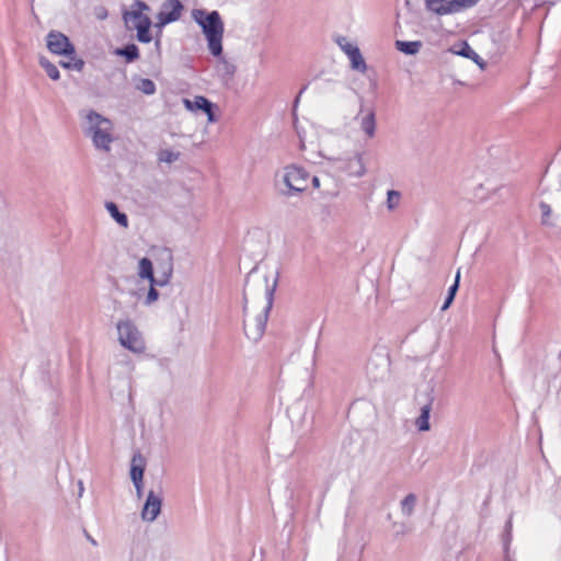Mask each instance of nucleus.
<instances>
[{
    "label": "nucleus",
    "instance_id": "obj_1",
    "mask_svg": "<svg viewBox=\"0 0 561 561\" xmlns=\"http://www.w3.org/2000/svg\"><path fill=\"white\" fill-rule=\"evenodd\" d=\"M195 21L202 26L208 42L210 53L218 57L222 53L224 23L217 11L206 13L196 10L193 13Z\"/></svg>",
    "mask_w": 561,
    "mask_h": 561
},
{
    "label": "nucleus",
    "instance_id": "obj_2",
    "mask_svg": "<svg viewBox=\"0 0 561 561\" xmlns=\"http://www.w3.org/2000/svg\"><path fill=\"white\" fill-rule=\"evenodd\" d=\"M149 7L140 1L136 0L129 11L124 13V20L127 24H130V28H135L137 31V39L141 43H150L152 39L150 27L151 20L145 13L148 11Z\"/></svg>",
    "mask_w": 561,
    "mask_h": 561
},
{
    "label": "nucleus",
    "instance_id": "obj_3",
    "mask_svg": "<svg viewBox=\"0 0 561 561\" xmlns=\"http://www.w3.org/2000/svg\"><path fill=\"white\" fill-rule=\"evenodd\" d=\"M87 119L89 124L88 131L94 146L108 151L114 140L112 122L95 112H90Z\"/></svg>",
    "mask_w": 561,
    "mask_h": 561
},
{
    "label": "nucleus",
    "instance_id": "obj_4",
    "mask_svg": "<svg viewBox=\"0 0 561 561\" xmlns=\"http://www.w3.org/2000/svg\"><path fill=\"white\" fill-rule=\"evenodd\" d=\"M172 259L171 255H167V259L161 263L157 264L156 273L153 271L152 262L144 257L139 261L138 275L142 279H148L150 284L163 286L165 285L172 275Z\"/></svg>",
    "mask_w": 561,
    "mask_h": 561
},
{
    "label": "nucleus",
    "instance_id": "obj_5",
    "mask_svg": "<svg viewBox=\"0 0 561 561\" xmlns=\"http://www.w3.org/2000/svg\"><path fill=\"white\" fill-rule=\"evenodd\" d=\"M284 181L289 190L296 192L306 191L310 184L314 187H319V179L317 176L311 178L310 174L302 168L295 165L287 167L285 169Z\"/></svg>",
    "mask_w": 561,
    "mask_h": 561
},
{
    "label": "nucleus",
    "instance_id": "obj_6",
    "mask_svg": "<svg viewBox=\"0 0 561 561\" xmlns=\"http://www.w3.org/2000/svg\"><path fill=\"white\" fill-rule=\"evenodd\" d=\"M117 330L119 342L124 347L134 353H142L145 351V342L139 331L131 322H119Z\"/></svg>",
    "mask_w": 561,
    "mask_h": 561
},
{
    "label": "nucleus",
    "instance_id": "obj_7",
    "mask_svg": "<svg viewBox=\"0 0 561 561\" xmlns=\"http://www.w3.org/2000/svg\"><path fill=\"white\" fill-rule=\"evenodd\" d=\"M479 0H425L426 8L438 14L447 15L473 7Z\"/></svg>",
    "mask_w": 561,
    "mask_h": 561
},
{
    "label": "nucleus",
    "instance_id": "obj_8",
    "mask_svg": "<svg viewBox=\"0 0 561 561\" xmlns=\"http://www.w3.org/2000/svg\"><path fill=\"white\" fill-rule=\"evenodd\" d=\"M47 48L50 53L55 55L75 53V47L70 43L69 38L58 31H51L48 33Z\"/></svg>",
    "mask_w": 561,
    "mask_h": 561
},
{
    "label": "nucleus",
    "instance_id": "obj_9",
    "mask_svg": "<svg viewBox=\"0 0 561 561\" xmlns=\"http://www.w3.org/2000/svg\"><path fill=\"white\" fill-rule=\"evenodd\" d=\"M183 5L180 0H165L158 15L160 24L164 25L180 19Z\"/></svg>",
    "mask_w": 561,
    "mask_h": 561
},
{
    "label": "nucleus",
    "instance_id": "obj_10",
    "mask_svg": "<svg viewBox=\"0 0 561 561\" xmlns=\"http://www.w3.org/2000/svg\"><path fill=\"white\" fill-rule=\"evenodd\" d=\"M162 501L159 495H156L152 491L149 492L147 501L142 508V518L148 522H152L159 515L161 511Z\"/></svg>",
    "mask_w": 561,
    "mask_h": 561
},
{
    "label": "nucleus",
    "instance_id": "obj_11",
    "mask_svg": "<svg viewBox=\"0 0 561 561\" xmlns=\"http://www.w3.org/2000/svg\"><path fill=\"white\" fill-rule=\"evenodd\" d=\"M145 471V459L141 455H135L131 460L130 478L135 484L138 495L142 492V477Z\"/></svg>",
    "mask_w": 561,
    "mask_h": 561
},
{
    "label": "nucleus",
    "instance_id": "obj_12",
    "mask_svg": "<svg viewBox=\"0 0 561 561\" xmlns=\"http://www.w3.org/2000/svg\"><path fill=\"white\" fill-rule=\"evenodd\" d=\"M185 106L191 111L202 110L204 111L209 122H214V113L211 103L204 96H195L193 101L184 100Z\"/></svg>",
    "mask_w": 561,
    "mask_h": 561
},
{
    "label": "nucleus",
    "instance_id": "obj_13",
    "mask_svg": "<svg viewBox=\"0 0 561 561\" xmlns=\"http://www.w3.org/2000/svg\"><path fill=\"white\" fill-rule=\"evenodd\" d=\"M64 55L66 57V60L60 61V66L62 68L78 70V71L82 70L84 62L82 59L77 57L76 51L71 53V54H64Z\"/></svg>",
    "mask_w": 561,
    "mask_h": 561
},
{
    "label": "nucleus",
    "instance_id": "obj_14",
    "mask_svg": "<svg viewBox=\"0 0 561 561\" xmlns=\"http://www.w3.org/2000/svg\"><path fill=\"white\" fill-rule=\"evenodd\" d=\"M360 127L369 138L374 137L376 130V118L373 112H369L362 117Z\"/></svg>",
    "mask_w": 561,
    "mask_h": 561
},
{
    "label": "nucleus",
    "instance_id": "obj_15",
    "mask_svg": "<svg viewBox=\"0 0 561 561\" xmlns=\"http://www.w3.org/2000/svg\"><path fill=\"white\" fill-rule=\"evenodd\" d=\"M347 171L350 175L354 176H360L365 173V167L360 156H355L348 160Z\"/></svg>",
    "mask_w": 561,
    "mask_h": 561
},
{
    "label": "nucleus",
    "instance_id": "obj_16",
    "mask_svg": "<svg viewBox=\"0 0 561 561\" xmlns=\"http://www.w3.org/2000/svg\"><path fill=\"white\" fill-rule=\"evenodd\" d=\"M397 48L408 55H414L419 53V50L422 47V43L419 41L414 42H403V41H397L396 43Z\"/></svg>",
    "mask_w": 561,
    "mask_h": 561
},
{
    "label": "nucleus",
    "instance_id": "obj_17",
    "mask_svg": "<svg viewBox=\"0 0 561 561\" xmlns=\"http://www.w3.org/2000/svg\"><path fill=\"white\" fill-rule=\"evenodd\" d=\"M116 55L124 56L127 62H131L139 57V49L135 44H129L124 48L116 49Z\"/></svg>",
    "mask_w": 561,
    "mask_h": 561
},
{
    "label": "nucleus",
    "instance_id": "obj_18",
    "mask_svg": "<svg viewBox=\"0 0 561 561\" xmlns=\"http://www.w3.org/2000/svg\"><path fill=\"white\" fill-rule=\"evenodd\" d=\"M106 209L108 210V213L111 214V216L123 227H127L128 226V219H127V216L123 213H121L117 208V206L112 203V202H108L106 203Z\"/></svg>",
    "mask_w": 561,
    "mask_h": 561
},
{
    "label": "nucleus",
    "instance_id": "obj_19",
    "mask_svg": "<svg viewBox=\"0 0 561 561\" xmlns=\"http://www.w3.org/2000/svg\"><path fill=\"white\" fill-rule=\"evenodd\" d=\"M459 279H460V272L458 271L457 274H456L455 282L449 287L447 298H446V300H445V302H444V305L442 307L443 311L447 310L449 308V306L453 304L454 298H455L456 293H457L458 287H459Z\"/></svg>",
    "mask_w": 561,
    "mask_h": 561
},
{
    "label": "nucleus",
    "instance_id": "obj_20",
    "mask_svg": "<svg viewBox=\"0 0 561 561\" xmlns=\"http://www.w3.org/2000/svg\"><path fill=\"white\" fill-rule=\"evenodd\" d=\"M430 412H431L430 405H424L422 408L421 415L416 420V425L420 431H428L430 430V423H428Z\"/></svg>",
    "mask_w": 561,
    "mask_h": 561
},
{
    "label": "nucleus",
    "instance_id": "obj_21",
    "mask_svg": "<svg viewBox=\"0 0 561 561\" xmlns=\"http://www.w3.org/2000/svg\"><path fill=\"white\" fill-rule=\"evenodd\" d=\"M347 57L350 58L352 67L354 69L360 70V71L366 70V65H365L364 58L362 57L359 49H353L351 51V55Z\"/></svg>",
    "mask_w": 561,
    "mask_h": 561
},
{
    "label": "nucleus",
    "instance_id": "obj_22",
    "mask_svg": "<svg viewBox=\"0 0 561 561\" xmlns=\"http://www.w3.org/2000/svg\"><path fill=\"white\" fill-rule=\"evenodd\" d=\"M39 64L45 69L47 76L51 80H58L59 79V77H60L59 70H58V68L53 62H50L46 58H41Z\"/></svg>",
    "mask_w": 561,
    "mask_h": 561
},
{
    "label": "nucleus",
    "instance_id": "obj_23",
    "mask_svg": "<svg viewBox=\"0 0 561 561\" xmlns=\"http://www.w3.org/2000/svg\"><path fill=\"white\" fill-rule=\"evenodd\" d=\"M138 89L145 94H153L156 91V84L150 79H141Z\"/></svg>",
    "mask_w": 561,
    "mask_h": 561
},
{
    "label": "nucleus",
    "instance_id": "obj_24",
    "mask_svg": "<svg viewBox=\"0 0 561 561\" xmlns=\"http://www.w3.org/2000/svg\"><path fill=\"white\" fill-rule=\"evenodd\" d=\"M179 158V153H175L171 150H161L159 152L158 159L161 162L172 163Z\"/></svg>",
    "mask_w": 561,
    "mask_h": 561
},
{
    "label": "nucleus",
    "instance_id": "obj_25",
    "mask_svg": "<svg viewBox=\"0 0 561 561\" xmlns=\"http://www.w3.org/2000/svg\"><path fill=\"white\" fill-rule=\"evenodd\" d=\"M415 496L414 494H409L407 495L403 501L401 502V506H402V510L407 513V514H411L412 513V510H413V506L415 504Z\"/></svg>",
    "mask_w": 561,
    "mask_h": 561
},
{
    "label": "nucleus",
    "instance_id": "obj_26",
    "mask_svg": "<svg viewBox=\"0 0 561 561\" xmlns=\"http://www.w3.org/2000/svg\"><path fill=\"white\" fill-rule=\"evenodd\" d=\"M399 199H400V193L397 192V191H389L388 192V207L390 209L394 208L398 203H399Z\"/></svg>",
    "mask_w": 561,
    "mask_h": 561
},
{
    "label": "nucleus",
    "instance_id": "obj_27",
    "mask_svg": "<svg viewBox=\"0 0 561 561\" xmlns=\"http://www.w3.org/2000/svg\"><path fill=\"white\" fill-rule=\"evenodd\" d=\"M462 48L460 50H457L456 53L459 54V55H462V56H466V57H469L470 54H474V51L472 50V48L466 43L463 42L461 44Z\"/></svg>",
    "mask_w": 561,
    "mask_h": 561
},
{
    "label": "nucleus",
    "instance_id": "obj_28",
    "mask_svg": "<svg viewBox=\"0 0 561 561\" xmlns=\"http://www.w3.org/2000/svg\"><path fill=\"white\" fill-rule=\"evenodd\" d=\"M151 287L148 291V297H147V301L150 304V302H153L158 299V291L154 289V285L150 284Z\"/></svg>",
    "mask_w": 561,
    "mask_h": 561
},
{
    "label": "nucleus",
    "instance_id": "obj_29",
    "mask_svg": "<svg viewBox=\"0 0 561 561\" xmlns=\"http://www.w3.org/2000/svg\"><path fill=\"white\" fill-rule=\"evenodd\" d=\"M340 45H341V47H342L343 51H344L347 56H350V55H351V51H352L353 49H358V47L354 46V45H353V44H351V43H345V44L340 43Z\"/></svg>",
    "mask_w": 561,
    "mask_h": 561
},
{
    "label": "nucleus",
    "instance_id": "obj_30",
    "mask_svg": "<svg viewBox=\"0 0 561 561\" xmlns=\"http://www.w3.org/2000/svg\"><path fill=\"white\" fill-rule=\"evenodd\" d=\"M95 16L99 20H104L107 16V11L105 10V8L100 7V8L95 9Z\"/></svg>",
    "mask_w": 561,
    "mask_h": 561
},
{
    "label": "nucleus",
    "instance_id": "obj_31",
    "mask_svg": "<svg viewBox=\"0 0 561 561\" xmlns=\"http://www.w3.org/2000/svg\"><path fill=\"white\" fill-rule=\"evenodd\" d=\"M541 208H542L543 215L548 216L550 213V207L546 204H541Z\"/></svg>",
    "mask_w": 561,
    "mask_h": 561
},
{
    "label": "nucleus",
    "instance_id": "obj_32",
    "mask_svg": "<svg viewBox=\"0 0 561 561\" xmlns=\"http://www.w3.org/2000/svg\"><path fill=\"white\" fill-rule=\"evenodd\" d=\"M244 332H245V334H247L248 336L250 335V333H249V320H245V321H244Z\"/></svg>",
    "mask_w": 561,
    "mask_h": 561
},
{
    "label": "nucleus",
    "instance_id": "obj_33",
    "mask_svg": "<svg viewBox=\"0 0 561 561\" xmlns=\"http://www.w3.org/2000/svg\"><path fill=\"white\" fill-rule=\"evenodd\" d=\"M262 332H263V327H261V328L259 329V331H257V335H261V334H262Z\"/></svg>",
    "mask_w": 561,
    "mask_h": 561
}]
</instances>
